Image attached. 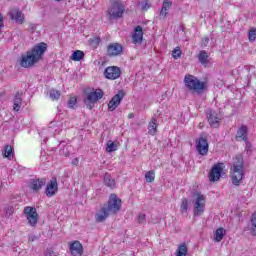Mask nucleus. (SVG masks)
I'll return each mask as SVG.
<instances>
[{
    "mask_svg": "<svg viewBox=\"0 0 256 256\" xmlns=\"http://www.w3.org/2000/svg\"><path fill=\"white\" fill-rule=\"evenodd\" d=\"M121 205V198L117 197L115 194H111L107 204L104 205L100 211L96 213V223H103L107 220L109 215H117V213L121 211Z\"/></svg>",
    "mask_w": 256,
    "mask_h": 256,
    "instance_id": "1",
    "label": "nucleus"
},
{
    "mask_svg": "<svg viewBox=\"0 0 256 256\" xmlns=\"http://www.w3.org/2000/svg\"><path fill=\"white\" fill-rule=\"evenodd\" d=\"M47 51V43L41 42L36 44L31 51H28L26 55L22 56L20 61L21 67L25 69L29 67H33L35 63H38L40 59H42L43 55H45Z\"/></svg>",
    "mask_w": 256,
    "mask_h": 256,
    "instance_id": "2",
    "label": "nucleus"
},
{
    "mask_svg": "<svg viewBox=\"0 0 256 256\" xmlns=\"http://www.w3.org/2000/svg\"><path fill=\"white\" fill-rule=\"evenodd\" d=\"M232 183L239 187L243 183V177H245V162L242 156H236L233 166L230 170Z\"/></svg>",
    "mask_w": 256,
    "mask_h": 256,
    "instance_id": "3",
    "label": "nucleus"
},
{
    "mask_svg": "<svg viewBox=\"0 0 256 256\" xmlns=\"http://www.w3.org/2000/svg\"><path fill=\"white\" fill-rule=\"evenodd\" d=\"M184 85L189 91H195L196 93H203L207 89V84L201 82L197 77L187 74L184 77Z\"/></svg>",
    "mask_w": 256,
    "mask_h": 256,
    "instance_id": "4",
    "label": "nucleus"
},
{
    "mask_svg": "<svg viewBox=\"0 0 256 256\" xmlns=\"http://www.w3.org/2000/svg\"><path fill=\"white\" fill-rule=\"evenodd\" d=\"M105 95V93L103 92V90L101 88L98 89H92V91H86L84 92V103L87 107V109H89L91 111V109H93V107H95V103H97V101H99V99H103V96Z\"/></svg>",
    "mask_w": 256,
    "mask_h": 256,
    "instance_id": "5",
    "label": "nucleus"
},
{
    "mask_svg": "<svg viewBox=\"0 0 256 256\" xmlns=\"http://www.w3.org/2000/svg\"><path fill=\"white\" fill-rule=\"evenodd\" d=\"M23 213L28 221V224L31 227H36L37 223H39V213H37V208L26 206Z\"/></svg>",
    "mask_w": 256,
    "mask_h": 256,
    "instance_id": "6",
    "label": "nucleus"
},
{
    "mask_svg": "<svg viewBox=\"0 0 256 256\" xmlns=\"http://www.w3.org/2000/svg\"><path fill=\"white\" fill-rule=\"evenodd\" d=\"M194 217H200L205 212V196L199 192H194Z\"/></svg>",
    "mask_w": 256,
    "mask_h": 256,
    "instance_id": "7",
    "label": "nucleus"
},
{
    "mask_svg": "<svg viewBox=\"0 0 256 256\" xmlns=\"http://www.w3.org/2000/svg\"><path fill=\"white\" fill-rule=\"evenodd\" d=\"M125 13V6L119 1L112 3L110 9L108 10V15L110 19H121Z\"/></svg>",
    "mask_w": 256,
    "mask_h": 256,
    "instance_id": "8",
    "label": "nucleus"
},
{
    "mask_svg": "<svg viewBox=\"0 0 256 256\" xmlns=\"http://www.w3.org/2000/svg\"><path fill=\"white\" fill-rule=\"evenodd\" d=\"M196 151L202 156L209 153V142H207V138L203 137V135H200L199 139L196 140Z\"/></svg>",
    "mask_w": 256,
    "mask_h": 256,
    "instance_id": "9",
    "label": "nucleus"
},
{
    "mask_svg": "<svg viewBox=\"0 0 256 256\" xmlns=\"http://www.w3.org/2000/svg\"><path fill=\"white\" fill-rule=\"evenodd\" d=\"M123 97H125V91L120 90L116 95L108 103V111H115L121 105L123 101Z\"/></svg>",
    "mask_w": 256,
    "mask_h": 256,
    "instance_id": "10",
    "label": "nucleus"
},
{
    "mask_svg": "<svg viewBox=\"0 0 256 256\" xmlns=\"http://www.w3.org/2000/svg\"><path fill=\"white\" fill-rule=\"evenodd\" d=\"M221 173H223V163L215 164L208 174L209 181L215 183L221 179Z\"/></svg>",
    "mask_w": 256,
    "mask_h": 256,
    "instance_id": "11",
    "label": "nucleus"
},
{
    "mask_svg": "<svg viewBox=\"0 0 256 256\" xmlns=\"http://www.w3.org/2000/svg\"><path fill=\"white\" fill-rule=\"evenodd\" d=\"M104 77L110 79V81H115L121 77V68L117 66H109L104 70Z\"/></svg>",
    "mask_w": 256,
    "mask_h": 256,
    "instance_id": "12",
    "label": "nucleus"
},
{
    "mask_svg": "<svg viewBox=\"0 0 256 256\" xmlns=\"http://www.w3.org/2000/svg\"><path fill=\"white\" fill-rule=\"evenodd\" d=\"M8 16L10 17V19H12V21L19 23V25H23L25 23V15L18 8H12L8 12Z\"/></svg>",
    "mask_w": 256,
    "mask_h": 256,
    "instance_id": "13",
    "label": "nucleus"
},
{
    "mask_svg": "<svg viewBox=\"0 0 256 256\" xmlns=\"http://www.w3.org/2000/svg\"><path fill=\"white\" fill-rule=\"evenodd\" d=\"M46 184L47 180L45 178H33L30 180L29 188L34 191V193H39Z\"/></svg>",
    "mask_w": 256,
    "mask_h": 256,
    "instance_id": "14",
    "label": "nucleus"
},
{
    "mask_svg": "<svg viewBox=\"0 0 256 256\" xmlns=\"http://www.w3.org/2000/svg\"><path fill=\"white\" fill-rule=\"evenodd\" d=\"M107 53L109 57H117L123 53V45L119 43L109 44L107 47Z\"/></svg>",
    "mask_w": 256,
    "mask_h": 256,
    "instance_id": "15",
    "label": "nucleus"
},
{
    "mask_svg": "<svg viewBox=\"0 0 256 256\" xmlns=\"http://www.w3.org/2000/svg\"><path fill=\"white\" fill-rule=\"evenodd\" d=\"M57 191H59V186L57 184V178L54 177L47 184L45 189V195H47V197H53L54 195H56Z\"/></svg>",
    "mask_w": 256,
    "mask_h": 256,
    "instance_id": "16",
    "label": "nucleus"
},
{
    "mask_svg": "<svg viewBox=\"0 0 256 256\" xmlns=\"http://www.w3.org/2000/svg\"><path fill=\"white\" fill-rule=\"evenodd\" d=\"M132 42L134 45H141L143 43V27L136 26L132 34Z\"/></svg>",
    "mask_w": 256,
    "mask_h": 256,
    "instance_id": "17",
    "label": "nucleus"
},
{
    "mask_svg": "<svg viewBox=\"0 0 256 256\" xmlns=\"http://www.w3.org/2000/svg\"><path fill=\"white\" fill-rule=\"evenodd\" d=\"M207 119L211 127H219V114H217V112H215L214 110H208Z\"/></svg>",
    "mask_w": 256,
    "mask_h": 256,
    "instance_id": "18",
    "label": "nucleus"
},
{
    "mask_svg": "<svg viewBox=\"0 0 256 256\" xmlns=\"http://www.w3.org/2000/svg\"><path fill=\"white\" fill-rule=\"evenodd\" d=\"M70 253L73 256H82L83 255V245L79 241H74L70 245Z\"/></svg>",
    "mask_w": 256,
    "mask_h": 256,
    "instance_id": "19",
    "label": "nucleus"
},
{
    "mask_svg": "<svg viewBox=\"0 0 256 256\" xmlns=\"http://www.w3.org/2000/svg\"><path fill=\"white\" fill-rule=\"evenodd\" d=\"M247 135H249V127H247L246 125H241L236 133V139L247 141V139H249Z\"/></svg>",
    "mask_w": 256,
    "mask_h": 256,
    "instance_id": "20",
    "label": "nucleus"
},
{
    "mask_svg": "<svg viewBox=\"0 0 256 256\" xmlns=\"http://www.w3.org/2000/svg\"><path fill=\"white\" fill-rule=\"evenodd\" d=\"M2 155L4 159H8L9 161H13L15 159V154L13 153V146L6 145L4 150L2 151Z\"/></svg>",
    "mask_w": 256,
    "mask_h": 256,
    "instance_id": "21",
    "label": "nucleus"
},
{
    "mask_svg": "<svg viewBox=\"0 0 256 256\" xmlns=\"http://www.w3.org/2000/svg\"><path fill=\"white\" fill-rule=\"evenodd\" d=\"M21 105H23V98L21 97V93L17 92L14 97L13 111H20Z\"/></svg>",
    "mask_w": 256,
    "mask_h": 256,
    "instance_id": "22",
    "label": "nucleus"
},
{
    "mask_svg": "<svg viewBox=\"0 0 256 256\" xmlns=\"http://www.w3.org/2000/svg\"><path fill=\"white\" fill-rule=\"evenodd\" d=\"M157 127H159V124L157 123V118L153 117L148 125L149 135H157Z\"/></svg>",
    "mask_w": 256,
    "mask_h": 256,
    "instance_id": "23",
    "label": "nucleus"
},
{
    "mask_svg": "<svg viewBox=\"0 0 256 256\" xmlns=\"http://www.w3.org/2000/svg\"><path fill=\"white\" fill-rule=\"evenodd\" d=\"M104 184L106 185V187H110V189H113L115 187V180L113 176H111V174L106 173L104 175Z\"/></svg>",
    "mask_w": 256,
    "mask_h": 256,
    "instance_id": "24",
    "label": "nucleus"
},
{
    "mask_svg": "<svg viewBox=\"0 0 256 256\" xmlns=\"http://www.w3.org/2000/svg\"><path fill=\"white\" fill-rule=\"evenodd\" d=\"M84 57H85V52L81 50H76L72 53V55L70 56V59L71 61H82Z\"/></svg>",
    "mask_w": 256,
    "mask_h": 256,
    "instance_id": "25",
    "label": "nucleus"
},
{
    "mask_svg": "<svg viewBox=\"0 0 256 256\" xmlns=\"http://www.w3.org/2000/svg\"><path fill=\"white\" fill-rule=\"evenodd\" d=\"M198 59L201 65H207V63H209V55H207V51L201 50L199 52Z\"/></svg>",
    "mask_w": 256,
    "mask_h": 256,
    "instance_id": "26",
    "label": "nucleus"
},
{
    "mask_svg": "<svg viewBox=\"0 0 256 256\" xmlns=\"http://www.w3.org/2000/svg\"><path fill=\"white\" fill-rule=\"evenodd\" d=\"M189 249L187 248V244L182 243L179 245L177 251H176V256H187V252Z\"/></svg>",
    "mask_w": 256,
    "mask_h": 256,
    "instance_id": "27",
    "label": "nucleus"
},
{
    "mask_svg": "<svg viewBox=\"0 0 256 256\" xmlns=\"http://www.w3.org/2000/svg\"><path fill=\"white\" fill-rule=\"evenodd\" d=\"M188 210H189V200L187 198H183L180 206V211L181 213H187Z\"/></svg>",
    "mask_w": 256,
    "mask_h": 256,
    "instance_id": "28",
    "label": "nucleus"
},
{
    "mask_svg": "<svg viewBox=\"0 0 256 256\" xmlns=\"http://www.w3.org/2000/svg\"><path fill=\"white\" fill-rule=\"evenodd\" d=\"M145 179H146L147 183H153V181H155V171L150 170V171L146 172Z\"/></svg>",
    "mask_w": 256,
    "mask_h": 256,
    "instance_id": "29",
    "label": "nucleus"
},
{
    "mask_svg": "<svg viewBox=\"0 0 256 256\" xmlns=\"http://www.w3.org/2000/svg\"><path fill=\"white\" fill-rule=\"evenodd\" d=\"M251 234L256 236V211L252 214L251 217Z\"/></svg>",
    "mask_w": 256,
    "mask_h": 256,
    "instance_id": "30",
    "label": "nucleus"
},
{
    "mask_svg": "<svg viewBox=\"0 0 256 256\" xmlns=\"http://www.w3.org/2000/svg\"><path fill=\"white\" fill-rule=\"evenodd\" d=\"M59 97H61V92L55 89L50 90V99L52 101H58Z\"/></svg>",
    "mask_w": 256,
    "mask_h": 256,
    "instance_id": "31",
    "label": "nucleus"
},
{
    "mask_svg": "<svg viewBox=\"0 0 256 256\" xmlns=\"http://www.w3.org/2000/svg\"><path fill=\"white\" fill-rule=\"evenodd\" d=\"M214 239L216 243H220V241H223V228H218L216 230Z\"/></svg>",
    "mask_w": 256,
    "mask_h": 256,
    "instance_id": "32",
    "label": "nucleus"
},
{
    "mask_svg": "<svg viewBox=\"0 0 256 256\" xmlns=\"http://www.w3.org/2000/svg\"><path fill=\"white\" fill-rule=\"evenodd\" d=\"M106 151L107 153H113V151H117V144L109 141L107 143Z\"/></svg>",
    "mask_w": 256,
    "mask_h": 256,
    "instance_id": "33",
    "label": "nucleus"
},
{
    "mask_svg": "<svg viewBox=\"0 0 256 256\" xmlns=\"http://www.w3.org/2000/svg\"><path fill=\"white\" fill-rule=\"evenodd\" d=\"M181 55H183V52L181 51V48L176 47L173 51H172V57L173 59H179L181 57Z\"/></svg>",
    "mask_w": 256,
    "mask_h": 256,
    "instance_id": "34",
    "label": "nucleus"
},
{
    "mask_svg": "<svg viewBox=\"0 0 256 256\" xmlns=\"http://www.w3.org/2000/svg\"><path fill=\"white\" fill-rule=\"evenodd\" d=\"M173 6V1L171 0H164L163 4H162V8L166 9L169 11V9H171V7Z\"/></svg>",
    "mask_w": 256,
    "mask_h": 256,
    "instance_id": "35",
    "label": "nucleus"
},
{
    "mask_svg": "<svg viewBox=\"0 0 256 256\" xmlns=\"http://www.w3.org/2000/svg\"><path fill=\"white\" fill-rule=\"evenodd\" d=\"M248 39L249 41H255L256 39V29L252 28L248 33Z\"/></svg>",
    "mask_w": 256,
    "mask_h": 256,
    "instance_id": "36",
    "label": "nucleus"
},
{
    "mask_svg": "<svg viewBox=\"0 0 256 256\" xmlns=\"http://www.w3.org/2000/svg\"><path fill=\"white\" fill-rule=\"evenodd\" d=\"M76 104H77V98L71 97V98L68 100V107H69L70 109H73V107H75Z\"/></svg>",
    "mask_w": 256,
    "mask_h": 256,
    "instance_id": "37",
    "label": "nucleus"
},
{
    "mask_svg": "<svg viewBox=\"0 0 256 256\" xmlns=\"http://www.w3.org/2000/svg\"><path fill=\"white\" fill-rule=\"evenodd\" d=\"M140 8L142 11H147L148 9L151 8V4L147 3V2H142L140 4Z\"/></svg>",
    "mask_w": 256,
    "mask_h": 256,
    "instance_id": "38",
    "label": "nucleus"
},
{
    "mask_svg": "<svg viewBox=\"0 0 256 256\" xmlns=\"http://www.w3.org/2000/svg\"><path fill=\"white\" fill-rule=\"evenodd\" d=\"M169 10H167L166 8H162L160 11V17H163V19H165V17H167V15H169Z\"/></svg>",
    "mask_w": 256,
    "mask_h": 256,
    "instance_id": "39",
    "label": "nucleus"
},
{
    "mask_svg": "<svg viewBox=\"0 0 256 256\" xmlns=\"http://www.w3.org/2000/svg\"><path fill=\"white\" fill-rule=\"evenodd\" d=\"M169 10H167L166 8H162L160 11V17H163V19H165V17H167V15H169Z\"/></svg>",
    "mask_w": 256,
    "mask_h": 256,
    "instance_id": "40",
    "label": "nucleus"
},
{
    "mask_svg": "<svg viewBox=\"0 0 256 256\" xmlns=\"http://www.w3.org/2000/svg\"><path fill=\"white\" fill-rule=\"evenodd\" d=\"M28 31L30 33H35V31H37V25H35L34 23H31L28 27Z\"/></svg>",
    "mask_w": 256,
    "mask_h": 256,
    "instance_id": "41",
    "label": "nucleus"
},
{
    "mask_svg": "<svg viewBox=\"0 0 256 256\" xmlns=\"http://www.w3.org/2000/svg\"><path fill=\"white\" fill-rule=\"evenodd\" d=\"M145 221H146L145 214H140V215L138 216V223H139L140 225H143V223H145Z\"/></svg>",
    "mask_w": 256,
    "mask_h": 256,
    "instance_id": "42",
    "label": "nucleus"
},
{
    "mask_svg": "<svg viewBox=\"0 0 256 256\" xmlns=\"http://www.w3.org/2000/svg\"><path fill=\"white\" fill-rule=\"evenodd\" d=\"M37 239H39V236H35V235H33V234H29V235H28V241H29L30 243H33V241H37Z\"/></svg>",
    "mask_w": 256,
    "mask_h": 256,
    "instance_id": "43",
    "label": "nucleus"
},
{
    "mask_svg": "<svg viewBox=\"0 0 256 256\" xmlns=\"http://www.w3.org/2000/svg\"><path fill=\"white\" fill-rule=\"evenodd\" d=\"M54 255H55V252L51 248L46 249L44 254V256H54Z\"/></svg>",
    "mask_w": 256,
    "mask_h": 256,
    "instance_id": "44",
    "label": "nucleus"
},
{
    "mask_svg": "<svg viewBox=\"0 0 256 256\" xmlns=\"http://www.w3.org/2000/svg\"><path fill=\"white\" fill-rule=\"evenodd\" d=\"M99 43H101V39L100 38H94L91 40V45H99Z\"/></svg>",
    "mask_w": 256,
    "mask_h": 256,
    "instance_id": "45",
    "label": "nucleus"
},
{
    "mask_svg": "<svg viewBox=\"0 0 256 256\" xmlns=\"http://www.w3.org/2000/svg\"><path fill=\"white\" fill-rule=\"evenodd\" d=\"M244 143L246 144L245 151H251V142H249V139L244 141Z\"/></svg>",
    "mask_w": 256,
    "mask_h": 256,
    "instance_id": "46",
    "label": "nucleus"
},
{
    "mask_svg": "<svg viewBox=\"0 0 256 256\" xmlns=\"http://www.w3.org/2000/svg\"><path fill=\"white\" fill-rule=\"evenodd\" d=\"M72 165H75L77 167V165H79V158H74L72 160Z\"/></svg>",
    "mask_w": 256,
    "mask_h": 256,
    "instance_id": "47",
    "label": "nucleus"
},
{
    "mask_svg": "<svg viewBox=\"0 0 256 256\" xmlns=\"http://www.w3.org/2000/svg\"><path fill=\"white\" fill-rule=\"evenodd\" d=\"M203 43H204V47H207V45L209 44V37H205L203 39Z\"/></svg>",
    "mask_w": 256,
    "mask_h": 256,
    "instance_id": "48",
    "label": "nucleus"
},
{
    "mask_svg": "<svg viewBox=\"0 0 256 256\" xmlns=\"http://www.w3.org/2000/svg\"><path fill=\"white\" fill-rule=\"evenodd\" d=\"M0 25L2 27H5V24L3 23V14L0 13Z\"/></svg>",
    "mask_w": 256,
    "mask_h": 256,
    "instance_id": "49",
    "label": "nucleus"
},
{
    "mask_svg": "<svg viewBox=\"0 0 256 256\" xmlns=\"http://www.w3.org/2000/svg\"><path fill=\"white\" fill-rule=\"evenodd\" d=\"M133 117H135V114H133V113H130V114L128 115V119H133Z\"/></svg>",
    "mask_w": 256,
    "mask_h": 256,
    "instance_id": "50",
    "label": "nucleus"
},
{
    "mask_svg": "<svg viewBox=\"0 0 256 256\" xmlns=\"http://www.w3.org/2000/svg\"><path fill=\"white\" fill-rule=\"evenodd\" d=\"M3 27H4V26H1V25H0V33H1L2 29H3Z\"/></svg>",
    "mask_w": 256,
    "mask_h": 256,
    "instance_id": "51",
    "label": "nucleus"
},
{
    "mask_svg": "<svg viewBox=\"0 0 256 256\" xmlns=\"http://www.w3.org/2000/svg\"><path fill=\"white\" fill-rule=\"evenodd\" d=\"M55 1H61V0H55Z\"/></svg>",
    "mask_w": 256,
    "mask_h": 256,
    "instance_id": "52",
    "label": "nucleus"
}]
</instances>
